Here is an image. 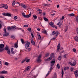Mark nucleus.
<instances>
[{
  "instance_id": "ddd939ff",
  "label": "nucleus",
  "mask_w": 78,
  "mask_h": 78,
  "mask_svg": "<svg viewBox=\"0 0 78 78\" xmlns=\"http://www.w3.org/2000/svg\"><path fill=\"white\" fill-rule=\"evenodd\" d=\"M30 40H31V43L32 44V45H35V43L33 41V38H31L30 39Z\"/></svg>"
},
{
  "instance_id": "338daca9",
  "label": "nucleus",
  "mask_w": 78,
  "mask_h": 78,
  "mask_svg": "<svg viewBox=\"0 0 78 78\" xmlns=\"http://www.w3.org/2000/svg\"><path fill=\"white\" fill-rule=\"evenodd\" d=\"M26 75H27V73H24L23 75L24 76H26Z\"/></svg>"
},
{
  "instance_id": "e2e57ef3",
  "label": "nucleus",
  "mask_w": 78,
  "mask_h": 78,
  "mask_svg": "<svg viewBox=\"0 0 78 78\" xmlns=\"http://www.w3.org/2000/svg\"><path fill=\"white\" fill-rule=\"evenodd\" d=\"M27 30H28V31H30V30H31V28H28L27 29Z\"/></svg>"
},
{
  "instance_id": "20e7f679",
  "label": "nucleus",
  "mask_w": 78,
  "mask_h": 78,
  "mask_svg": "<svg viewBox=\"0 0 78 78\" xmlns=\"http://www.w3.org/2000/svg\"><path fill=\"white\" fill-rule=\"evenodd\" d=\"M76 61H74L73 63H71V62H69V64H70V65H71V66H75L76 65Z\"/></svg>"
},
{
  "instance_id": "79ce46f5",
  "label": "nucleus",
  "mask_w": 78,
  "mask_h": 78,
  "mask_svg": "<svg viewBox=\"0 0 78 78\" xmlns=\"http://www.w3.org/2000/svg\"><path fill=\"white\" fill-rule=\"evenodd\" d=\"M52 34H53V35L54 34H56V32H55V31H53L52 32Z\"/></svg>"
},
{
  "instance_id": "c03bdc74",
  "label": "nucleus",
  "mask_w": 78,
  "mask_h": 78,
  "mask_svg": "<svg viewBox=\"0 0 78 78\" xmlns=\"http://www.w3.org/2000/svg\"><path fill=\"white\" fill-rule=\"evenodd\" d=\"M31 35L32 37L33 38H34V35H33V33H31Z\"/></svg>"
},
{
  "instance_id": "2f4dec72",
  "label": "nucleus",
  "mask_w": 78,
  "mask_h": 78,
  "mask_svg": "<svg viewBox=\"0 0 78 78\" xmlns=\"http://www.w3.org/2000/svg\"><path fill=\"white\" fill-rule=\"evenodd\" d=\"M74 14L73 13H71L69 15V16H74Z\"/></svg>"
},
{
  "instance_id": "f3484780",
  "label": "nucleus",
  "mask_w": 78,
  "mask_h": 78,
  "mask_svg": "<svg viewBox=\"0 0 78 78\" xmlns=\"http://www.w3.org/2000/svg\"><path fill=\"white\" fill-rule=\"evenodd\" d=\"M49 25L51 26V27H53V28H54V26H53V22H50L49 23Z\"/></svg>"
},
{
  "instance_id": "dca6fc26",
  "label": "nucleus",
  "mask_w": 78,
  "mask_h": 78,
  "mask_svg": "<svg viewBox=\"0 0 78 78\" xmlns=\"http://www.w3.org/2000/svg\"><path fill=\"white\" fill-rule=\"evenodd\" d=\"M74 74H75V76H77V75H78V70H76L74 72Z\"/></svg>"
},
{
  "instance_id": "0eeeda50",
  "label": "nucleus",
  "mask_w": 78,
  "mask_h": 78,
  "mask_svg": "<svg viewBox=\"0 0 78 78\" xmlns=\"http://www.w3.org/2000/svg\"><path fill=\"white\" fill-rule=\"evenodd\" d=\"M41 55H40L38 56V58L37 59V62H41Z\"/></svg>"
},
{
  "instance_id": "c756f323",
  "label": "nucleus",
  "mask_w": 78,
  "mask_h": 78,
  "mask_svg": "<svg viewBox=\"0 0 78 78\" xmlns=\"http://www.w3.org/2000/svg\"><path fill=\"white\" fill-rule=\"evenodd\" d=\"M61 58H62V57L61 56H59L58 57V60H59V61H60V60L61 59Z\"/></svg>"
},
{
  "instance_id": "423d86ee",
  "label": "nucleus",
  "mask_w": 78,
  "mask_h": 78,
  "mask_svg": "<svg viewBox=\"0 0 78 78\" xmlns=\"http://www.w3.org/2000/svg\"><path fill=\"white\" fill-rule=\"evenodd\" d=\"M30 69H31V66H28L27 68H26L24 72H27L28 71H29L30 70Z\"/></svg>"
},
{
  "instance_id": "4468645a",
  "label": "nucleus",
  "mask_w": 78,
  "mask_h": 78,
  "mask_svg": "<svg viewBox=\"0 0 78 78\" xmlns=\"http://www.w3.org/2000/svg\"><path fill=\"white\" fill-rule=\"evenodd\" d=\"M21 6L22 7H23V8H25V9H27V6L24 5L23 4H21Z\"/></svg>"
},
{
  "instance_id": "8fccbe9b",
  "label": "nucleus",
  "mask_w": 78,
  "mask_h": 78,
  "mask_svg": "<svg viewBox=\"0 0 78 78\" xmlns=\"http://www.w3.org/2000/svg\"><path fill=\"white\" fill-rule=\"evenodd\" d=\"M31 48H28V51H31Z\"/></svg>"
},
{
  "instance_id": "58836bf2",
  "label": "nucleus",
  "mask_w": 78,
  "mask_h": 78,
  "mask_svg": "<svg viewBox=\"0 0 78 78\" xmlns=\"http://www.w3.org/2000/svg\"><path fill=\"white\" fill-rule=\"evenodd\" d=\"M8 64H9V63L6 62H5V65L6 66H8Z\"/></svg>"
},
{
  "instance_id": "2eb2a0df",
  "label": "nucleus",
  "mask_w": 78,
  "mask_h": 78,
  "mask_svg": "<svg viewBox=\"0 0 78 78\" xmlns=\"http://www.w3.org/2000/svg\"><path fill=\"white\" fill-rule=\"evenodd\" d=\"M60 46H61V45H60V44H58L57 46V50L58 51L60 49Z\"/></svg>"
},
{
  "instance_id": "1a4fd4ad",
  "label": "nucleus",
  "mask_w": 78,
  "mask_h": 78,
  "mask_svg": "<svg viewBox=\"0 0 78 78\" xmlns=\"http://www.w3.org/2000/svg\"><path fill=\"white\" fill-rule=\"evenodd\" d=\"M3 7L4 9H8V5L6 4H3Z\"/></svg>"
},
{
  "instance_id": "a19ab883",
  "label": "nucleus",
  "mask_w": 78,
  "mask_h": 78,
  "mask_svg": "<svg viewBox=\"0 0 78 78\" xmlns=\"http://www.w3.org/2000/svg\"><path fill=\"white\" fill-rule=\"evenodd\" d=\"M12 6H14L15 5V1H14L12 4Z\"/></svg>"
},
{
  "instance_id": "4c0bfd02",
  "label": "nucleus",
  "mask_w": 78,
  "mask_h": 78,
  "mask_svg": "<svg viewBox=\"0 0 78 78\" xmlns=\"http://www.w3.org/2000/svg\"><path fill=\"white\" fill-rule=\"evenodd\" d=\"M14 19V20H16L17 19V16H15L13 18Z\"/></svg>"
},
{
  "instance_id": "0e129e2a",
  "label": "nucleus",
  "mask_w": 78,
  "mask_h": 78,
  "mask_svg": "<svg viewBox=\"0 0 78 78\" xmlns=\"http://www.w3.org/2000/svg\"><path fill=\"white\" fill-rule=\"evenodd\" d=\"M73 51H74V52H75V51H76V49H75V48H73Z\"/></svg>"
},
{
  "instance_id": "c85d7f7f",
  "label": "nucleus",
  "mask_w": 78,
  "mask_h": 78,
  "mask_svg": "<svg viewBox=\"0 0 78 78\" xmlns=\"http://www.w3.org/2000/svg\"><path fill=\"white\" fill-rule=\"evenodd\" d=\"M57 67H58V69H59L60 68V66H59V64H58L57 65Z\"/></svg>"
},
{
  "instance_id": "7c9ffc66",
  "label": "nucleus",
  "mask_w": 78,
  "mask_h": 78,
  "mask_svg": "<svg viewBox=\"0 0 78 78\" xmlns=\"http://www.w3.org/2000/svg\"><path fill=\"white\" fill-rule=\"evenodd\" d=\"M44 20H45V21H46V22H48V20L47 19V18H46L44 17Z\"/></svg>"
},
{
  "instance_id": "6ab92c4d",
  "label": "nucleus",
  "mask_w": 78,
  "mask_h": 78,
  "mask_svg": "<svg viewBox=\"0 0 78 78\" xmlns=\"http://www.w3.org/2000/svg\"><path fill=\"white\" fill-rule=\"evenodd\" d=\"M64 76V71H63V70H62V77L63 78Z\"/></svg>"
},
{
  "instance_id": "de8ad7c7",
  "label": "nucleus",
  "mask_w": 78,
  "mask_h": 78,
  "mask_svg": "<svg viewBox=\"0 0 78 78\" xmlns=\"http://www.w3.org/2000/svg\"><path fill=\"white\" fill-rule=\"evenodd\" d=\"M3 4L0 5V8H3Z\"/></svg>"
},
{
  "instance_id": "ea45409f",
  "label": "nucleus",
  "mask_w": 78,
  "mask_h": 78,
  "mask_svg": "<svg viewBox=\"0 0 78 78\" xmlns=\"http://www.w3.org/2000/svg\"><path fill=\"white\" fill-rule=\"evenodd\" d=\"M5 50H8V47H6L5 48Z\"/></svg>"
},
{
  "instance_id": "6e6552de",
  "label": "nucleus",
  "mask_w": 78,
  "mask_h": 78,
  "mask_svg": "<svg viewBox=\"0 0 78 78\" xmlns=\"http://www.w3.org/2000/svg\"><path fill=\"white\" fill-rule=\"evenodd\" d=\"M37 35L38 36V38L39 40H40V41L41 40V39H42L40 34H39V33H37Z\"/></svg>"
},
{
  "instance_id": "b1692460",
  "label": "nucleus",
  "mask_w": 78,
  "mask_h": 78,
  "mask_svg": "<svg viewBox=\"0 0 78 78\" xmlns=\"http://www.w3.org/2000/svg\"><path fill=\"white\" fill-rule=\"evenodd\" d=\"M75 41L77 42H78V37H76L74 38Z\"/></svg>"
},
{
  "instance_id": "37998d69",
  "label": "nucleus",
  "mask_w": 78,
  "mask_h": 78,
  "mask_svg": "<svg viewBox=\"0 0 78 78\" xmlns=\"http://www.w3.org/2000/svg\"><path fill=\"white\" fill-rule=\"evenodd\" d=\"M44 6H49V4H44Z\"/></svg>"
},
{
  "instance_id": "412c9836",
  "label": "nucleus",
  "mask_w": 78,
  "mask_h": 78,
  "mask_svg": "<svg viewBox=\"0 0 78 78\" xmlns=\"http://www.w3.org/2000/svg\"><path fill=\"white\" fill-rule=\"evenodd\" d=\"M57 76V75H56V73H55L52 78H56Z\"/></svg>"
},
{
  "instance_id": "864d4df0",
  "label": "nucleus",
  "mask_w": 78,
  "mask_h": 78,
  "mask_svg": "<svg viewBox=\"0 0 78 78\" xmlns=\"http://www.w3.org/2000/svg\"><path fill=\"white\" fill-rule=\"evenodd\" d=\"M14 28H15V27L12 26L11 27V29H14Z\"/></svg>"
},
{
  "instance_id": "f704fd0d",
  "label": "nucleus",
  "mask_w": 78,
  "mask_h": 78,
  "mask_svg": "<svg viewBox=\"0 0 78 78\" xmlns=\"http://www.w3.org/2000/svg\"><path fill=\"white\" fill-rule=\"evenodd\" d=\"M69 68L68 67H66L64 68V70H67V69H69Z\"/></svg>"
},
{
  "instance_id": "aec40b11",
  "label": "nucleus",
  "mask_w": 78,
  "mask_h": 78,
  "mask_svg": "<svg viewBox=\"0 0 78 78\" xmlns=\"http://www.w3.org/2000/svg\"><path fill=\"white\" fill-rule=\"evenodd\" d=\"M56 36H55V37L53 38H52L50 40V41H49V44H50V42H51V40H52V39H53L54 40H55V39H56Z\"/></svg>"
},
{
  "instance_id": "a18cd8bd",
  "label": "nucleus",
  "mask_w": 78,
  "mask_h": 78,
  "mask_svg": "<svg viewBox=\"0 0 78 78\" xmlns=\"http://www.w3.org/2000/svg\"><path fill=\"white\" fill-rule=\"evenodd\" d=\"M7 28H8V30H11V27H8Z\"/></svg>"
},
{
  "instance_id": "393cba45",
  "label": "nucleus",
  "mask_w": 78,
  "mask_h": 78,
  "mask_svg": "<svg viewBox=\"0 0 78 78\" xmlns=\"http://www.w3.org/2000/svg\"><path fill=\"white\" fill-rule=\"evenodd\" d=\"M8 35H9V33H7L6 34L5 33L4 34L3 36H8Z\"/></svg>"
},
{
  "instance_id": "e433bc0d",
  "label": "nucleus",
  "mask_w": 78,
  "mask_h": 78,
  "mask_svg": "<svg viewBox=\"0 0 78 78\" xmlns=\"http://www.w3.org/2000/svg\"><path fill=\"white\" fill-rule=\"evenodd\" d=\"M38 11L39 12V13H40L41 14V13H42V10L40 9H38Z\"/></svg>"
},
{
  "instance_id": "4d7b16f0",
  "label": "nucleus",
  "mask_w": 78,
  "mask_h": 78,
  "mask_svg": "<svg viewBox=\"0 0 78 78\" xmlns=\"http://www.w3.org/2000/svg\"><path fill=\"white\" fill-rule=\"evenodd\" d=\"M43 33H45V34L47 33V31L46 30H44L43 31Z\"/></svg>"
},
{
  "instance_id": "09e8293b",
  "label": "nucleus",
  "mask_w": 78,
  "mask_h": 78,
  "mask_svg": "<svg viewBox=\"0 0 78 78\" xmlns=\"http://www.w3.org/2000/svg\"><path fill=\"white\" fill-rule=\"evenodd\" d=\"M76 21L78 23V16H77L76 17Z\"/></svg>"
},
{
  "instance_id": "603ef678",
  "label": "nucleus",
  "mask_w": 78,
  "mask_h": 78,
  "mask_svg": "<svg viewBox=\"0 0 78 78\" xmlns=\"http://www.w3.org/2000/svg\"><path fill=\"white\" fill-rule=\"evenodd\" d=\"M48 55H49V54L47 53L45 55V57H47V56H48Z\"/></svg>"
},
{
  "instance_id": "3c124183",
  "label": "nucleus",
  "mask_w": 78,
  "mask_h": 78,
  "mask_svg": "<svg viewBox=\"0 0 78 78\" xmlns=\"http://www.w3.org/2000/svg\"><path fill=\"white\" fill-rule=\"evenodd\" d=\"M62 25V23H60L59 25V27L60 28H61V26Z\"/></svg>"
},
{
  "instance_id": "f257e3e1",
  "label": "nucleus",
  "mask_w": 78,
  "mask_h": 78,
  "mask_svg": "<svg viewBox=\"0 0 78 78\" xmlns=\"http://www.w3.org/2000/svg\"><path fill=\"white\" fill-rule=\"evenodd\" d=\"M55 61H56V60L55 59H52L51 61V66L50 67V72H51V71H52V70L53 69V66H54V64H55Z\"/></svg>"
},
{
  "instance_id": "4be33fe9",
  "label": "nucleus",
  "mask_w": 78,
  "mask_h": 78,
  "mask_svg": "<svg viewBox=\"0 0 78 78\" xmlns=\"http://www.w3.org/2000/svg\"><path fill=\"white\" fill-rule=\"evenodd\" d=\"M13 50H14V49L13 48H12L11 49V51L12 53V54H13L14 55V54H15V52H14L13 51Z\"/></svg>"
},
{
  "instance_id": "bb28decb",
  "label": "nucleus",
  "mask_w": 78,
  "mask_h": 78,
  "mask_svg": "<svg viewBox=\"0 0 78 78\" xmlns=\"http://www.w3.org/2000/svg\"><path fill=\"white\" fill-rule=\"evenodd\" d=\"M31 14H30L28 15H26V18H29V17H30L31 16Z\"/></svg>"
},
{
  "instance_id": "f8f14e48",
  "label": "nucleus",
  "mask_w": 78,
  "mask_h": 78,
  "mask_svg": "<svg viewBox=\"0 0 78 78\" xmlns=\"http://www.w3.org/2000/svg\"><path fill=\"white\" fill-rule=\"evenodd\" d=\"M52 59V57L51 56V57H49L48 58L46 59L45 60V61H50V60H51V59Z\"/></svg>"
},
{
  "instance_id": "cd10ccee",
  "label": "nucleus",
  "mask_w": 78,
  "mask_h": 78,
  "mask_svg": "<svg viewBox=\"0 0 78 78\" xmlns=\"http://www.w3.org/2000/svg\"><path fill=\"white\" fill-rule=\"evenodd\" d=\"M21 41L23 44L24 45V44H25V42H24V41H23V39H21Z\"/></svg>"
},
{
  "instance_id": "69168bd1",
  "label": "nucleus",
  "mask_w": 78,
  "mask_h": 78,
  "mask_svg": "<svg viewBox=\"0 0 78 78\" xmlns=\"http://www.w3.org/2000/svg\"><path fill=\"white\" fill-rule=\"evenodd\" d=\"M0 78H5V77L3 76H0Z\"/></svg>"
},
{
  "instance_id": "a878e982",
  "label": "nucleus",
  "mask_w": 78,
  "mask_h": 78,
  "mask_svg": "<svg viewBox=\"0 0 78 78\" xmlns=\"http://www.w3.org/2000/svg\"><path fill=\"white\" fill-rule=\"evenodd\" d=\"M33 17L34 19H36L37 18V17L36 15H33Z\"/></svg>"
},
{
  "instance_id": "7ed1b4c3",
  "label": "nucleus",
  "mask_w": 78,
  "mask_h": 78,
  "mask_svg": "<svg viewBox=\"0 0 78 78\" xmlns=\"http://www.w3.org/2000/svg\"><path fill=\"white\" fill-rule=\"evenodd\" d=\"M4 44H0V52H2L4 50Z\"/></svg>"
},
{
  "instance_id": "39448f33",
  "label": "nucleus",
  "mask_w": 78,
  "mask_h": 78,
  "mask_svg": "<svg viewBox=\"0 0 78 78\" xmlns=\"http://www.w3.org/2000/svg\"><path fill=\"white\" fill-rule=\"evenodd\" d=\"M30 45V43L27 42L25 44V48L27 49L29 47V45Z\"/></svg>"
},
{
  "instance_id": "5fc2aeb1",
  "label": "nucleus",
  "mask_w": 78,
  "mask_h": 78,
  "mask_svg": "<svg viewBox=\"0 0 78 78\" xmlns=\"http://www.w3.org/2000/svg\"><path fill=\"white\" fill-rule=\"evenodd\" d=\"M49 73H50L49 72V71H48V72L46 74V76H48V75H49Z\"/></svg>"
},
{
  "instance_id": "5701e85b",
  "label": "nucleus",
  "mask_w": 78,
  "mask_h": 78,
  "mask_svg": "<svg viewBox=\"0 0 78 78\" xmlns=\"http://www.w3.org/2000/svg\"><path fill=\"white\" fill-rule=\"evenodd\" d=\"M14 46H15V47L16 48H17V47H18V45L17 44V43H16L15 44Z\"/></svg>"
},
{
  "instance_id": "72a5a7b5",
  "label": "nucleus",
  "mask_w": 78,
  "mask_h": 78,
  "mask_svg": "<svg viewBox=\"0 0 78 78\" xmlns=\"http://www.w3.org/2000/svg\"><path fill=\"white\" fill-rule=\"evenodd\" d=\"M56 35H55V36L56 37L57 36H58V34H59V32H58V31H57L56 33Z\"/></svg>"
},
{
  "instance_id": "052dcab7",
  "label": "nucleus",
  "mask_w": 78,
  "mask_h": 78,
  "mask_svg": "<svg viewBox=\"0 0 78 78\" xmlns=\"http://www.w3.org/2000/svg\"><path fill=\"white\" fill-rule=\"evenodd\" d=\"M30 61V58H28L26 60V62H29Z\"/></svg>"
},
{
  "instance_id": "c9c22d12",
  "label": "nucleus",
  "mask_w": 78,
  "mask_h": 78,
  "mask_svg": "<svg viewBox=\"0 0 78 78\" xmlns=\"http://www.w3.org/2000/svg\"><path fill=\"white\" fill-rule=\"evenodd\" d=\"M7 53L9 55H10V50L9 49L7 50Z\"/></svg>"
},
{
  "instance_id": "9d476101",
  "label": "nucleus",
  "mask_w": 78,
  "mask_h": 78,
  "mask_svg": "<svg viewBox=\"0 0 78 78\" xmlns=\"http://www.w3.org/2000/svg\"><path fill=\"white\" fill-rule=\"evenodd\" d=\"M8 72H7V71L4 70L2 72H0V73L1 74H6V73H7Z\"/></svg>"
},
{
  "instance_id": "9b49d317",
  "label": "nucleus",
  "mask_w": 78,
  "mask_h": 78,
  "mask_svg": "<svg viewBox=\"0 0 78 78\" xmlns=\"http://www.w3.org/2000/svg\"><path fill=\"white\" fill-rule=\"evenodd\" d=\"M2 14L4 16H8L9 17H10V16H11V14L9 13H3Z\"/></svg>"
},
{
  "instance_id": "473e14b6",
  "label": "nucleus",
  "mask_w": 78,
  "mask_h": 78,
  "mask_svg": "<svg viewBox=\"0 0 78 78\" xmlns=\"http://www.w3.org/2000/svg\"><path fill=\"white\" fill-rule=\"evenodd\" d=\"M74 69V68H73V67H71L70 68V70L71 72H73V71Z\"/></svg>"
},
{
  "instance_id": "f03ea898",
  "label": "nucleus",
  "mask_w": 78,
  "mask_h": 78,
  "mask_svg": "<svg viewBox=\"0 0 78 78\" xmlns=\"http://www.w3.org/2000/svg\"><path fill=\"white\" fill-rule=\"evenodd\" d=\"M36 76H35L33 74H31L30 73L28 76H27V78H36Z\"/></svg>"
},
{
  "instance_id": "49530a36",
  "label": "nucleus",
  "mask_w": 78,
  "mask_h": 78,
  "mask_svg": "<svg viewBox=\"0 0 78 78\" xmlns=\"http://www.w3.org/2000/svg\"><path fill=\"white\" fill-rule=\"evenodd\" d=\"M16 3H17V4H18V5H19L20 6H21V4H22V3H19V2H16Z\"/></svg>"
},
{
  "instance_id": "6e6d98bb",
  "label": "nucleus",
  "mask_w": 78,
  "mask_h": 78,
  "mask_svg": "<svg viewBox=\"0 0 78 78\" xmlns=\"http://www.w3.org/2000/svg\"><path fill=\"white\" fill-rule=\"evenodd\" d=\"M63 57L65 58H67V54H65Z\"/></svg>"
},
{
  "instance_id": "774afa93",
  "label": "nucleus",
  "mask_w": 78,
  "mask_h": 78,
  "mask_svg": "<svg viewBox=\"0 0 78 78\" xmlns=\"http://www.w3.org/2000/svg\"><path fill=\"white\" fill-rule=\"evenodd\" d=\"M65 32H66L67 31V28H66V29L65 30Z\"/></svg>"
},
{
  "instance_id": "680f3d73",
  "label": "nucleus",
  "mask_w": 78,
  "mask_h": 78,
  "mask_svg": "<svg viewBox=\"0 0 78 78\" xmlns=\"http://www.w3.org/2000/svg\"><path fill=\"white\" fill-rule=\"evenodd\" d=\"M64 19V16H63L62 17V19H60V20H62V19Z\"/></svg>"
},
{
  "instance_id": "13d9d810",
  "label": "nucleus",
  "mask_w": 78,
  "mask_h": 78,
  "mask_svg": "<svg viewBox=\"0 0 78 78\" xmlns=\"http://www.w3.org/2000/svg\"><path fill=\"white\" fill-rule=\"evenodd\" d=\"M4 31H5V33H6V28H4Z\"/></svg>"
},
{
  "instance_id": "a211bd4d",
  "label": "nucleus",
  "mask_w": 78,
  "mask_h": 78,
  "mask_svg": "<svg viewBox=\"0 0 78 78\" xmlns=\"http://www.w3.org/2000/svg\"><path fill=\"white\" fill-rule=\"evenodd\" d=\"M22 16H23V17H26V16H27V15H25V13L23 12L22 13Z\"/></svg>"
},
{
  "instance_id": "bf43d9fd",
  "label": "nucleus",
  "mask_w": 78,
  "mask_h": 78,
  "mask_svg": "<svg viewBox=\"0 0 78 78\" xmlns=\"http://www.w3.org/2000/svg\"><path fill=\"white\" fill-rule=\"evenodd\" d=\"M28 27V25H24L23 27Z\"/></svg>"
}]
</instances>
